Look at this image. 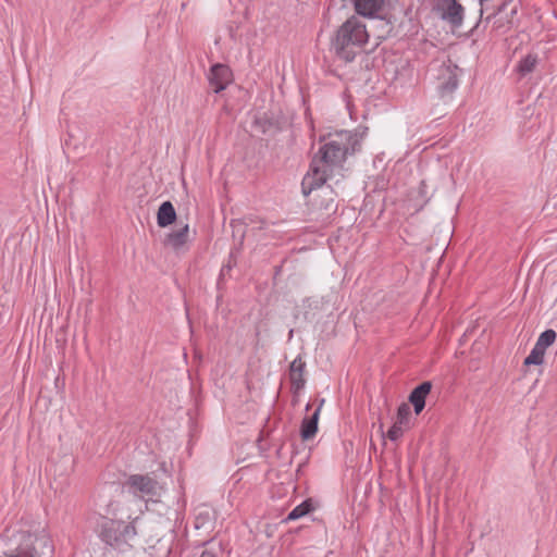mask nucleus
Segmentation results:
<instances>
[{
	"instance_id": "nucleus-15",
	"label": "nucleus",
	"mask_w": 557,
	"mask_h": 557,
	"mask_svg": "<svg viewBox=\"0 0 557 557\" xmlns=\"http://www.w3.org/2000/svg\"><path fill=\"white\" fill-rule=\"evenodd\" d=\"M385 0H354L355 9L358 14L371 16L376 13Z\"/></svg>"
},
{
	"instance_id": "nucleus-16",
	"label": "nucleus",
	"mask_w": 557,
	"mask_h": 557,
	"mask_svg": "<svg viewBox=\"0 0 557 557\" xmlns=\"http://www.w3.org/2000/svg\"><path fill=\"white\" fill-rule=\"evenodd\" d=\"M556 336L557 334L554 330H546L539 336L535 346L545 351L547 347L554 344Z\"/></svg>"
},
{
	"instance_id": "nucleus-21",
	"label": "nucleus",
	"mask_w": 557,
	"mask_h": 557,
	"mask_svg": "<svg viewBox=\"0 0 557 557\" xmlns=\"http://www.w3.org/2000/svg\"><path fill=\"white\" fill-rule=\"evenodd\" d=\"M200 557H224V553L219 544H211L202 552Z\"/></svg>"
},
{
	"instance_id": "nucleus-18",
	"label": "nucleus",
	"mask_w": 557,
	"mask_h": 557,
	"mask_svg": "<svg viewBox=\"0 0 557 557\" xmlns=\"http://www.w3.org/2000/svg\"><path fill=\"white\" fill-rule=\"evenodd\" d=\"M410 416H411V410H410L409 405L406 403H403L397 409V417H396L395 422L408 428Z\"/></svg>"
},
{
	"instance_id": "nucleus-9",
	"label": "nucleus",
	"mask_w": 557,
	"mask_h": 557,
	"mask_svg": "<svg viewBox=\"0 0 557 557\" xmlns=\"http://www.w3.org/2000/svg\"><path fill=\"white\" fill-rule=\"evenodd\" d=\"M232 81L231 70L223 64H215L211 67L209 82L214 92L223 90Z\"/></svg>"
},
{
	"instance_id": "nucleus-4",
	"label": "nucleus",
	"mask_w": 557,
	"mask_h": 557,
	"mask_svg": "<svg viewBox=\"0 0 557 557\" xmlns=\"http://www.w3.org/2000/svg\"><path fill=\"white\" fill-rule=\"evenodd\" d=\"M125 485L131 493L143 499H151L159 496L162 488L158 481L147 474L131 475Z\"/></svg>"
},
{
	"instance_id": "nucleus-11",
	"label": "nucleus",
	"mask_w": 557,
	"mask_h": 557,
	"mask_svg": "<svg viewBox=\"0 0 557 557\" xmlns=\"http://www.w3.org/2000/svg\"><path fill=\"white\" fill-rule=\"evenodd\" d=\"M432 389V383L426 381L418 385L409 395V401L413 406L414 412L419 414L424 406L425 398Z\"/></svg>"
},
{
	"instance_id": "nucleus-2",
	"label": "nucleus",
	"mask_w": 557,
	"mask_h": 557,
	"mask_svg": "<svg viewBox=\"0 0 557 557\" xmlns=\"http://www.w3.org/2000/svg\"><path fill=\"white\" fill-rule=\"evenodd\" d=\"M367 40L366 26L358 18L351 17L339 27L332 47L339 59L351 62Z\"/></svg>"
},
{
	"instance_id": "nucleus-7",
	"label": "nucleus",
	"mask_w": 557,
	"mask_h": 557,
	"mask_svg": "<svg viewBox=\"0 0 557 557\" xmlns=\"http://www.w3.org/2000/svg\"><path fill=\"white\" fill-rule=\"evenodd\" d=\"M42 545L48 553L51 546L46 537L37 539L34 535H23V542L14 549L4 553V557H40L37 546Z\"/></svg>"
},
{
	"instance_id": "nucleus-17",
	"label": "nucleus",
	"mask_w": 557,
	"mask_h": 557,
	"mask_svg": "<svg viewBox=\"0 0 557 557\" xmlns=\"http://www.w3.org/2000/svg\"><path fill=\"white\" fill-rule=\"evenodd\" d=\"M312 510L310 500H305L300 505L296 506L287 516L286 520H297Z\"/></svg>"
},
{
	"instance_id": "nucleus-12",
	"label": "nucleus",
	"mask_w": 557,
	"mask_h": 557,
	"mask_svg": "<svg viewBox=\"0 0 557 557\" xmlns=\"http://www.w3.org/2000/svg\"><path fill=\"white\" fill-rule=\"evenodd\" d=\"M324 404V399L321 400L320 406L310 416L302 420L300 435L304 441L311 440L315 436L318 431V421L320 416L321 406Z\"/></svg>"
},
{
	"instance_id": "nucleus-20",
	"label": "nucleus",
	"mask_w": 557,
	"mask_h": 557,
	"mask_svg": "<svg viewBox=\"0 0 557 557\" xmlns=\"http://www.w3.org/2000/svg\"><path fill=\"white\" fill-rule=\"evenodd\" d=\"M536 65V58L529 54L519 63V72L522 74H528L534 70Z\"/></svg>"
},
{
	"instance_id": "nucleus-8",
	"label": "nucleus",
	"mask_w": 557,
	"mask_h": 557,
	"mask_svg": "<svg viewBox=\"0 0 557 557\" xmlns=\"http://www.w3.org/2000/svg\"><path fill=\"white\" fill-rule=\"evenodd\" d=\"M189 244V225L184 224L177 230L166 234L163 240L165 248L171 249L175 253H184L188 249Z\"/></svg>"
},
{
	"instance_id": "nucleus-23",
	"label": "nucleus",
	"mask_w": 557,
	"mask_h": 557,
	"mask_svg": "<svg viewBox=\"0 0 557 557\" xmlns=\"http://www.w3.org/2000/svg\"><path fill=\"white\" fill-rule=\"evenodd\" d=\"M425 187H426L425 183L421 182L419 191H420L421 196L424 197V198L426 197Z\"/></svg>"
},
{
	"instance_id": "nucleus-1",
	"label": "nucleus",
	"mask_w": 557,
	"mask_h": 557,
	"mask_svg": "<svg viewBox=\"0 0 557 557\" xmlns=\"http://www.w3.org/2000/svg\"><path fill=\"white\" fill-rule=\"evenodd\" d=\"M360 143L361 137L350 131L330 134L312 158L310 170L301 182L302 194L309 196L342 170L346 158L359 150Z\"/></svg>"
},
{
	"instance_id": "nucleus-6",
	"label": "nucleus",
	"mask_w": 557,
	"mask_h": 557,
	"mask_svg": "<svg viewBox=\"0 0 557 557\" xmlns=\"http://www.w3.org/2000/svg\"><path fill=\"white\" fill-rule=\"evenodd\" d=\"M431 71L436 72L435 77L438 81V87L442 94H450L458 85V66L450 61L442 64H434Z\"/></svg>"
},
{
	"instance_id": "nucleus-10",
	"label": "nucleus",
	"mask_w": 557,
	"mask_h": 557,
	"mask_svg": "<svg viewBox=\"0 0 557 557\" xmlns=\"http://www.w3.org/2000/svg\"><path fill=\"white\" fill-rule=\"evenodd\" d=\"M305 368L306 362L301 357L294 359L289 366V381L295 392L300 391L305 386Z\"/></svg>"
},
{
	"instance_id": "nucleus-22",
	"label": "nucleus",
	"mask_w": 557,
	"mask_h": 557,
	"mask_svg": "<svg viewBox=\"0 0 557 557\" xmlns=\"http://www.w3.org/2000/svg\"><path fill=\"white\" fill-rule=\"evenodd\" d=\"M405 429H406V426L398 424L397 422H394V424L387 432V437L391 441H397L399 437L403 436Z\"/></svg>"
},
{
	"instance_id": "nucleus-3",
	"label": "nucleus",
	"mask_w": 557,
	"mask_h": 557,
	"mask_svg": "<svg viewBox=\"0 0 557 557\" xmlns=\"http://www.w3.org/2000/svg\"><path fill=\"white\" fill-rule=\"evenodd\" d=\"M100 536L111 547L124 552L132 546L136 536V529L132 523L107 520L101 527Z\"/></svg>"
},
{
	"instance_id": "nucleus-13",
	"label": "nucleus",
	"mask_w": 557,
	"mask_h": 557,
	"mask_svg": "<svg viewBox=\"0 0 557 557\" xmlns=\"http://www.w3.org/2000/svg\"><path fill=\"white\" fill-rule=\"evenodd\" d=\"M319 189H321L320 193L311 199L313 206L326 212L335 211L336 205L333 190L329 187L323 188V185Z\"/></svg>"
},
{
	"instance_id": "nucleus-19",
	"label": "nucleus",
	"mask_w": 557,
	"mask_h": 557,
	"mask_svg": "<svg viewBox=\"0 0 557 557\" xmlns=\"http://www.w3.org/2000/svg\"><path fill=\"white\" fill-rule=\"evenodd\" d=\"M545 351L534 345L530 355L524 359V366L542 364L544 362Z\"/></svg>"
},
{
	"instance_id": "nucleus-5",
	"label": "nucleus",
	"mask_w": 557,
	"mask_h": 557,
	"mask_svg": "<svg viewBox=\"0 0 557 557\" xmlns=\"http://www.w3.org/2000/svg\"><path fill=\"white\" fill-rule=\"evenodd\" d=\"M433 10L453 27L463 21V7L457 0H432Z\"/></svg>"
},
{
	"instance_id": "nucleus-14",
	"label": "nucleus",
	"mask_w": 557,
	"mask_h": 557,
	"mask_svg": "<svg viewBox=\"0 0 557 557\" xmlns=\"http://www.w3.org/2000/svg\"><path fill=\"white\" fill-rule=\"evenodd\" d=\"M176 220V211L171 201H164L158 209L157 223L160 227H166Z\"/></svg>"
}]
</instances>
